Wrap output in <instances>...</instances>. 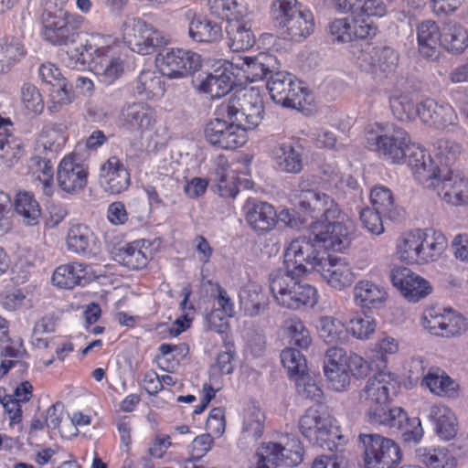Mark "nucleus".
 Wrapping results in <instances>:
<instances>
[{
	"mask_svg": "<svg viewBox=\"0 0 468 468\" xmlns=\"http://www.w3.org/2000/svg\"><path fill=\"white\" fill-rule=\"evenodd\" d=\"M317 272L332 288L344 290L355 281V273L350 264L342 258L325 255Z\"/></svg>",
	"mask_w": 468,
	"mask_h": 468,
	"instance_id": "obj_24",
	"label": "nucleus"
},
{
	"mask_svg": "<svg viewBox=\"0 0 468 468\" xmlns=\"http://www.w3.org/2000/svg\"><path fill=\"white\" fill-rule=\"evenodd\" d=\"M462 152V145L449 139H439L435 144V157L441 164V168L450 169L458 159Z\"/></svg>",
	"mask_w": 468,
	"mask_h": 468,
	"instance_id": "obj_59",
	"label": "nucleus"
},
{
	"mask_svg": "<svg viewBox=\"0 0 468 468\" xmlns=\"http://www.w3.org/2000/svg\"><path fill=\"white\" fill-rule=\"evenodd\" d=\"M243 212L245 220L256 232H269L277 225V211L268 202L249 197L243 206Z\"/></svg>",
	"mask_w": 468,
	"mask_h": 468,
	"instance_id": "obj_23",
	"label": "nucleus"
},
{
	"mask_svg": "<svg viewBox=\"0 0 468 468\" xmlns=\"http://www.w3.org/2000/svg\"><path fill=\"white\" fill-rule=\"evenodd\" d=\"M99 275L90 263L72 261L58 265L53 271L51 281L54 286L73 290L76 287H85L94 282Z\"/></svg>",
	"mask_w": 468,
	"mask_h": 468,
	"instance_id": "obj_17",
	"label": "nucleus"
},
{
	"mask_svg": "<svg viewBox=\"0 0 468 468\" xmlns=\"http://www.w3.org/2000/svg\"><path fill=\"white\" fill-rule=\"evenodd\" d=\"M240 308L248 316L264 314L270 304L269 296L260 285L248 284L239 292Z\"/></svg>",
	"mask_w": 468,
	"mask_h": 468,
	"instance_id": "obj_36",
	"label": "nucleus"
},
{
	"mask_svg": "<svg viewBox=\"0 0 468 468\" xmlns=\"http://www.w3.org/2000/svg\"><path fill=\"white\" fill-rule=\"evenodd\" d=\"M267 87L276 103L297 110L304 108L308 89L294 75L277 71L271 76Z\"/></svg>",
	"mask_w": 468,
	"mask_h": 468,
	"instance_id": "obj_11",
	"label": "nucleus"
},
{
	"mask_svg": "<svg viewBox=\"0 0 468 468\" xmlns=\"http://www.w3.org/2000/svg\"><path fill=\"white\" fill-rule=\"evenodd\" d=\"M417 115L424 124L436 129L458 126V115L448 102L440 103L427 98L417 104Z\"/></svg>",
	"mask_w": 468,
	"mask_h": 468,
	"instance_id": "obj_22",
	"label": "nucleus"
},
{
	"mask_svg": "<svg viewBox=\"0 0 468 468\" xmlns=\"http://www.w3.org/2000/svg\"><path fill=\"white\" fill-rule=\"evenodd\" d=\"M85 48L90 53V69L99 81L112 85L123 75L127 53L115 36L91 33L85 40Z\"/></svg>",
	"mask_w": 468,
	"mask_h": 468,
	"instance_id": "obj_2",
	"label": "nucleus"
},
{
	"mask_svg": "<svg viewBox=\"0 0 468 468\" xmlns=\"http://www.w3.org/2000/svg\"><path fill=\"white\" fill-rule=\"evenodd\" d=\"M303 150L300 142L292 139L274 146L271 154L281 171L299 174L303 170Z\"/></svg>",
	"mask_w": 468,
	"mask_h": 468,
	"instance_id": "obj_31",
	"label": "nucleus"
},
{
	"mask_svg": "<svg viewBox=\"0 0 468 468\" xmlns=\"http://www.w3.org/2000/svg\"><path fill=\"white\" fill-rule=\"evenodd\" d=\"M131 174L122 161L116 155L104 161L99 171V184L109 195H120L131 186Z\"/></svg>",
	"mask_w": 468,
	"mask_h": 468,
	"instance_id": "obj_20",
	"label": "nucleus"
},
{
	"mask_svg": "<svg viewBox=\"0 0 468 468\" xmlns=\"http://www.w3.org/2000/svg\"><path fill=\"white\" fill-rule=\"evenodd\" d=\"M406 160L415 179L420 184L429 182L440 173L441 167L436 165L431 154L420 144H409L406 150Z\"/></svg>",
	"mask_w": 468,
	"mask_h": 468,
	"instance_id": "obj_25",
	"label": "nucleus"
},
{
	"mask_svg": "<svg viewBox=\"0 0 468 468\" xmlns=\"http://www.w3.org/2000/svg\"><path fill=\"white\" fill-rule=\"evenodd\" d=\"M281 360L290 379H294L298 376L307 371V362L305 356L300 350L293 347H286L281 353Z\"/></svg>",
	"mask_w": 468,
	"mask_h": 468,
	"instance_id": "obj_58",
	"label": "nucleus"
},
{
	"mask_svg": "<svg viewBox=\"0 0 468 468\" xmlns=\"http://www.w3.org/2000/svg\"><path fill=\"white\" fill-rule=\"evenodd\" d=\"M156 64L164 76L181 79L198 71L202 67V58L190 49L170 48L157 55Z\"/></svg>",
	"mask_w": 468,
	"mask_h": 468,
	"instance_id": "obj_12",
	"label": "nucleus"
},
{
	"mask_svg": "<svg viewBox=\"0 0 468 468\" xmlns=\"http://www.w3.org/2000/svg\"><path fill=\"white\" fill-rule=\"evenodd\" d=\"M122 37L133 51L141 55L152 54L156 48L168 43L162 31L139 17L124 21Z\"/></svg>",
	"mask_w": 468,
	"mask_h": 468,
	"instance_id": "obj_9",
	"label": "nucleus"
},
{
	"mask_svg": "<svg viewBox=\"0 0 468 468\" xmlns=\"http://www.w3.org/2000/svg\"><path fill=\"white\" fill-rule=\"evenodd\" d=\"M389 105L393 115L400 121L413 120L418 116L417 105L409 92H395L389 98Z\"/></svg>",
	"mask_w": 468,
	"mask_h": 468,
	"instance_id": "obj_53",
	"label": "nucleus"
},
{
	"mask_svg": "<svg viewBox=\"0 0 468 468\" xmlns=\"http://www.w3.org/2000/svg\"><path fill=\"white\" fill-rule=\"evenodd\" d=\"M365 468H396L402 460L401 449L393 440L378 434L360 435Z\"/></svg>",
	"mask_w": 468,
	"mask_h": 468,
	"instance_id": "obj_10",
	"label": "nucleus"
},
{
	"mask_svg": "<svg viewBox=\"0 0 468 468\" xmlns=\"http://www.w3.org/2000/svg\"><path fill=\"white\" fill-rule=\"evenodd\" d=\"M151 244L145 239H136L119 248L115 260L130 270H143L152 258Z\"/></svg>",
	"mask_w": 468,
	"mask_h": 468,
	"instance_id": "obj_30",
	"label": "nucleus"
},
{
	"mask_svg": "<svg viewBox=\"0 0 468 468\" xmlns=\"http://www.w3.org/2000/svg\"><path fill=\"white\" fill-rule=\"evenodd\" d=\"M21 100L28 112L40 114L45 108L43 97L39 90L31 83H24L21 89Z\"/></svg>",
	"mask_w": 468,
	"mask_h": 468,
	"instance_id": "obj_63",
	"label": "nucleus"
},
{
	"mask_svg": "<svg viewBox=\"0 0 468 468\" xmlns=\"http://www.w3.org/2000/svg\"><path fill=\"white\" fill-rule=\"evenodd\" d=\"M417 456L427 468L457 467V459L446 448H420Z\"/></svg>",
	"mask_w": 468,
	"mask_h": 468,
	"instance_id": "obj_49",
	"label": "nucleus"
},
{
	"mask_svg": "<svg viewBox=\"0 0 468 468\" xmlns=\"http://www.w3.org/2000/svg\"><path fill=\"white\" fill-rule=\"evenodd\" d=\"M427 185L438 197L451 206L468 204V180L452 169L441 168Z\"/></svg>",
	"mask_w": 468,
	"mask_h": 468,
	"instance_id": "obj_14",
	"label": "nucleus"
},
{
	"mask_svg": "<svg viewBox=\"0 0 468 468\" xmlns=\"http://www.w3.org/2000/svg\"><path fill=\"white\" fill-rule=\"evenodd\" d=\"M441 47L452 54H463L468 48V30L458 23L445 25L442 27Z\"/></svg>",
	"mask_w": 468,
	"mask_h": 468,
	"instance_id": "obj_43",
	"label": "nucleus"
},
{
	"mask_svg": "<svg viewBox=\"0 0 468 468\" xmlns=\"http://www.w3.org/2000/svg\"><path fill=\"white\" fill-rule=\"evenodd\" d=\"M100 240L90 226L74 223L69 227L66 246L69 251L80 256H91L100 248Z\"/></svg>",
	"mask_w": 468,
	"mask_h": 468,
	"instance_id": "obj_26",
	"label": "nucleus"
},
{
	"mask_svg": "<svg viewBox=\"0 0 468 468\" xmlns=\"http://www.w3.org/2000/svg\"><path fill=\"white\" fill-rule=\"evenodd\" d=\"M441 336H460L468 330V321L461 314L452 310H445V317Z\"/></svg>",
	"mask_w": 468,
	"mask_h": 468,
	"instance_id": "obj_62",
	"label": "nucleus"
},
{
	"mask_svg": "<svg viewBox=\"0 0 468 468\" xmlns=\"http://www.w3.org/2000/svg\"><path fill=\"white\" fill-rule=\"evenodd\" d=\"M421 229L403 232L396 242V254L400 261L409 265H418Z\"/></svg>",
	"mask_w": 468,
	"mask_h": 468,
	"instance_id": "obj_40",
	"label": "nucleus"
},
{
	"mask_svg": "<svg viewBox=\"0 0 468 468\" xmlns=\"http://www.w3.org/2000/svg\"><path fill=\"white\" fill-rule=\"evenodd\" d=\"M204 134L212 146L224 150H235L248 142L246 128L222 118L210 120L206 124Z\"/></svg>",
	"mask_w": 468,
	"mask_h": 468,
	"instance_id": "obj_15",
	"label": "nucleus"
},
{
	"mask_svg": "<svg viewBox=\"0 0 468 468\" xmlns=\"http://www.w3.org/2000/svg\"><path fill=\"white\" fill-rule=\"evenodd\" d=\"M234 62L225 61L222 67L215 69L199 85L201 91L210 94L213 98H220L228 94L235 85L240 84L238 73L234 72Z\"/></svg>",
	"mask_w": 468,
	"mask_h": 468,
	"instance_id": "obj_27",
	"label": "nucleus"
},
{
	"mask_svg": "<svg viewBox=\"0 0 468 468\" xmlns=\"http://www.w3.org/2000/svg\"><path fill=\"white\" fill-rule=\"evenodd\" d=\"M88 176V166L75 154H66L58 165V186L67 194L75 195L82 191L87 186Z\"/></svg>",
	"mask_w": 468,
	"mask_h": 468,
	"instance_id": "obj_18",
	"label": "nucleus"
},
{
	"mask_svg": "<svg viewBox=\"0 0 468 468\" xmlns=\"http://www.w3.org/2000/svg\"><path fill=\"white\" fill-rule=\"evenodd\" d=\"M399 341L392 336L383 335L378 339L372 349L371 363L378 362V370H387L388 357L399 351Z\"/></svg>",
	"mask_w": 468,
	"mask_h": 468,
	"instance_id": "obj_56",
	"label": "nucleus"
},
{
	"mask_svg": "<svg viewBox=\"0 0 468 468\" xmlns=\"http://www.w3.org/2000/svg\"><path fill=\"white\" fill-rule=\"evenodd\" d=\"M366 147L378 157L394 165L406 161L407 146L410 143L409 133L389 122H374L364 129Z\"/></svg>",
	"mask_w": 468,
	"mask_h": 468,
	"instance_id": "obj_3",
	"label": "nucleus"
},
{
	"mask_svg": "<svg viewBox=\"0 0 468 468\" xmlns=\"http://www.w3.org/2000/svg\"><path fill=\"white\" fill-rule=\"evenodd\" d=\"M43 82L51 86L49 97L53 111H58L62 105L69 104L74 98L72 85L63 77L60 69L53 63H43L38 69Z\"/></svg>",
	"mask_w": 468,
	"mask_h": 468,
	"instance_id": "obj_21",
	"label": "nucleus"
},
{
	"mask_svg": "<svg viewBox=\"0 0 468 468\" xmlns=\"http://www.w3.org/2000/svg\"><path fill=\"white\" fill-rule=\"evenodd\" d=\"M328 32L333 42L350 43L373 38L378 33V26L367 17L352 15L332 20Z\"/></svg>",
	"mask_w": 468,
	"mask_h": 468,
	"instance_id": "obj_13",
	"label": "nucleus"
},
{
	"mask_svg": "<svg viewBox=\"0 0 468 468\" xmlns=\"http://www.w3.org/2000/svg\"><path fill=\"white\" fill-rule=\"evenodd\" d=\"M294 273L278 269L269 275V287L273 299L281 307L299 310L313 307L318 302V292L313 285L300 281Z\"/></svg>",
	"mask_w": 468,
	"mask_h": 468,
	"instance_id": "obj_5",
	"label": "nucleus"
},
{
	"mask_svg": "<svg viewBox=\"0 0 468 468\" xmlns=\"http://www.w3.org/2000/svg\"><path fill=\"white\" fill-rule=\"evenodd\" d=\"M188 32L194 41L200 43H215L223 36L220 24L201 16L192 18Z\"/></svg>",
	"mask_w": 468,
	"mask_h": 468,
	"instance_id": "obj_41",
	"label": "nucleus"
},
{
	"mask_svg": "<svg viewBox=\"0 0 468 468\" xmlns=\"http://www.w3.org/2000/svg\"><path fill=\"white\" fill-rule=\"evenodd\" d=\"M226 31L229 47L233 52L249 50L256 42L251 24L245 18L231 21L228 24Z\"/></svg>",
	"mask_w": 468,
	"mask_h": 468,
	"instance_id": "obj_34",
	"label": "nucleus"
},
{
	"mask_svg": "<svg viewBox=\"0 0 468 468\" xmlns=\"http://www.w3.org/2000/svg\"><path fill=\"white\" fill-rule=\"evenodd\" d=\"M376 327V320L372 316L359 312H356L346 324L347 333L359 340L368 339Z\"/></svg>",
	"mask_w": 468,
	"mask_h": 468,
	"instance_id": "obj_55",
	"label": "nucleus"
},
{
	"mask_svg": "<svg viewBox=\"0 0 468 468\" xmlns=\"http://www.w3.org/2000/svg\"><path fill=\"white\" fill-rule=\"evenodd\" d=\"M13 123L0 115V159L8 166L14 165L23 155L21 141L12 134Z\"/></svg>",
	"mask_w": 468,
	"mask_h": 468,
	"instance_id": "obj_33",
	"label": "nucleus"
},
{
	"mask_svg": "<svg viewBox=\"0 0 468 468\" xmlns=\"http://www.w3.org/2000/svg\"><path fill=\"white\" fill-rule=\"evenodd\" d=\"M388 298L387 289L367 279L359 280L353 288V301L361 309H379Z\"/></svg>",
	"mask_w": 468,
	"mask_h": 468,
	"instance_id": "obj_28",
	"label": "nucleus"
},
{
	"mask_svg": "<svg viewBox=\"0 0 468 468\" xmlns=\"http://www.w3.org/2000/svg\"><path fill=\"white\" fill-rule=\"evenodd\" d=\"M319 335L327 344H340L347 339V328L336 318L324 316L320 319Z\"/></svg>",
	"mask_w": 468,
	"mask_h": 468,
	"instance_id": "obj_52",
	"label": "nucleus"
},
{
	"mask_svg": "<svg viewBox=\"0 0 468 468\" xmlns=\"http://www.w3.org/2000/svg\"><path fill=\"white\" fill-rule=\"evenodd\" d=\"M30 167L41 185L43 195L51 197L55 193L54 169L51 161L47 157L34 155L30 159Z\"/></svg>",
	"mask_w": 468,
	"mask_h": 468,
	"instance_id": "obj_48",
	"label": "nucleus"
},
{
	"mask_svg": "<svg viewBox=\"0 0 468 468\" xmlns=\"http://www.w3.org/2000/svg\"><path fill=\"white\" fill-rule=\"evenodd\" d=\"M65 133L54 126L44 127L36 140L35 150L38 154H57L67 143Z\"/></svg>",
	"mask_w": 468,
	"mask_h": 468,
	"instance_id": "obj_45",
	"label": "nucleus"
},
{
	"mask_svg": "<svg viewBox=\"0 0 468 468\" xmlns=\"http://www.w3.org/2000/svg\"><path fill=\"white\" fill-rule=\"evenodd\" d=\"M133 90L138 96L147 100L163 96L165 91L164 75L160 70H142L134 82Z\"/></svg>",
	"mask_w": 468,
	"mask_h": 468,
	"instance_id": "obj_38",
	"label": "nucleus"
},
{
	"mask_svg": "<svg viewBox=\"0 0 468 468\" xmlns=\"http://www.w3.org/2000/svg\"><path fill=\"white\" fill-rule=\"evenodd\" d=\"M15 209L20 215L27 225H36L41 216V208L35 198V196L27 191H20L16 194L15 202Z\"/></svg>",
	"mask_w": 468,
	"mask_h": 468,
	"instance_id": "obj_50",
	"label": "nucleus"
},
{
	"mask_svg": "<svg viewBox=\"0 0 468 468\" xmlns=\"http://www.w3.org/2000/svg\"><path fill=\"white\" fill-rule=\"evenodd\" d=\"M210 13L229 23L248 16V7L241 0H208Z\"/></svg>",
	"mask_w": 468,
	"mask_h": 468,
	"instance_id": "obj_46",
	"label": "nucleus"
},
{
	"mask_svg": "<svg viewBox=\"0 0 468 468\" xmlns=\"http://www.w3.org/2000/svg\"><path fill=\"white\" fill-rule=\"evenodd\" d=\"M155 111L147 103L137 102L123 108L120 116L122 126L130 132L150 130L155 122Z\"/></svg>",
	"mask_w": 468,
	"mask_h": 468,
	"instance_id": "obj_29",
	"label": "nucleus"
},
{
	"mask_svg": "<svg viewBox=\"0 0 468 468\" xmlns=\"http://www.w3.org/2000/svg\"><path fill=\"white\" fill-rule=\"evenodd\" d=\"M85 21L81 15L63 8L44 9L39 17L40 35L53 46L73 44L79 38Z\"/></svg>",
	"mask_w": 468,
	"mask_h": 468,
	"instance_id": "obj_7",
	"label": "nucleus"
},
{
	"mask_svg": "<svg viewBox=\"0 0 468 468\" xmlns=\"http://www.w3.org/2000/svg\"><path fill=\"white\" fill-rule=\"evenodd\" d=\"M371 423H378L388 426L389 429H395L399 431L405 420H407V412L400 407H394L388 410H382L368 420Z\"/></svg>",
	"mask_w": 468,
	"mask_h": 468,
	"instance_id": "obj_61",
	"label": "nucleus"
},
{
	"mask_svg": "<svg viewBox=\"0 0 468 468\" xmlns=\"http://www.w3.org/2000/svg\"><path fill=\"white\" fill-rule=\"evenodd\" d=\"M282 328L291 345L301 349H307L312 344L309 330L306 328L303 322L296 315L284 320Z\"/></svg>",
	"mask_w": 468,
	"mask_h": 468,
	"instance_id": "obj_51",
	"label": "nucleus"
},
{
	"mask_svg": "<svg viewBox=\"0 0 468 468\" xmlns=\"http://www.w3.org/2000/svg\"><path fill=\"white\" fill-rule=\"evenodd\" d=\"M265 420V414L259 407H248L244 411L239 441L249 444L260 440L264 433Z\"/></svg>",
	"mask_w": 468,
	"mask_h": 468,
	"instance_id": "obj_39",
	"label": "nucleus"
},
{
	"mask_svg": "<svg viewBox=\"0 0 468 468\" xmlns=\"http://www.w3.org/2000/svg\"><path fill=\"white\" fill-rule=\"evenodd\" d=\"M27 54L23 38L17 36L0 37V73H5Z\"/></svg>",
	"mask_w": 468,
	"mask_h": 468,
	"instance_id": "obj_37",
	"label": "nucleus"
},
{
	"mask_svg": "<svg viewBox=\"0 0 468 468\" xmlns=\"http://www.w3.org/2000/svg\"><path fill=\"white\" fill-rule=\"evenodd\" d=\"M370 202L374 210L382 213L391 220H395L399 216L398 207L391 190L382 185H377L370 191Z\"/></svg>",
	"mask_w": 468,
	"mask_h": 468,
	"instance_id": "obj_47",
	"label": "nucleus"
},
{
	"mask_svg": "<svg viewBox=\"0 0 468 468\" xmlns=\"http://www.w3.org/2000/svg\"><path fill=\"white\" fill-rule=\"evenodd\" d=\"M235 69L239 76V81L255 82L263 80L270 72L269 67L261 60V56L239 57L234 63Z\"/></svg>",
	"mask_w": 468,
	"mask_h": 468,
	"instance_id": "obj_42",
	"label": "nucleus"
},
{
	"mask_svg": "<svg viewBox=\"0 0 468 468\" xmlns=\"http://www.w3.org/2000/svg\"><path fill=\"white\" fill-rule=\"evenodd\" d=\"M431 392L439 396L452 397L457 390L458 385L444 372L429 371L422 381Z\"/></svg>",
	"mask_w": 468,
	"mask_h": 468,
	"instance_id": "obj_54",
	"label": "nucleus"
},
{
	"mask_svg": "<svg viewBox=\"0 0 468 468\" xmlns=\"http://www.w3.org/2000/svg\"><path fill=\"white\" fill-rule=\"evenodd\" d=\"M392 380V375L385 370H378L368 379L360 394V399L367 408L368 420L388 407Z\"/></svg>",
	"mask_w": 468,
	"mask_h": 468,
	"instance_id": "obj_19",
	"label": "nucleus"
},
{
	"mask_svg": "<svg viewBox=\"0 0 468 468\" xmlns=\"http://www.w3.org/2000/svg\"><path fill=\"white\" fill-rule=\"evenodd\" d=\"M297 394L304 399L321 404L324 399V391L318 385L316 379L310 376L307 371L301 374L294 379Z\"/></svg>",
	"mask_w": 468,
	"mask_h": 468,
	"instance_id": "obj_57",
	"label": "nucleus"
},
{
	"mask_svg": "<svg viewBox=\"0 0 468 468\" xmlns=\"http://www.w3.org/2000/svg\"><path fill=\"white\" fill-rule=\"evenodd\" d=\"M431 416L435 422L436 431L443 440L449 441L457 433V420L452 410L442 404L431 409Z\"/></svg>",
	"mask_w": 468,
	"mask_h": 468,
	"instance_id": "obj_44",
	"label": "nucleus"
},
{
	"mask_svg": "<svg viewBox=\"0 0 468 468\" xmlns=\"http://www.w3.org/2000/svg\"><path fill=\"white\" fill-rule=\"evenodd\" d=\"M417 40L420 54L423 58H432L437 55L438 46L441 47L442 29L435 21H423L418 27Z\"/></svg>",
	"mask_w": 468,
	"mask_h": 468,
	"instance_id": "obj_35",
	"label": "nucleus"
},
{
	"mask_svg": "<svg viewBox=\"0 0 468 468\" xmlns=\"http://www.w3.org/2000/svg\"><path fill=\"white\" fill-rule=\"evenodd\" d=\"M375 48L367 45L366 48H359L357 46H352V59L355 64L363 71L376 74V58Z\"/></svg>",
	"mask_w": 468,
	"mask_h": 468,
	"instance_id": "obj_64",
	"label": "nucleus"
},
{
	"mask_svg": "<svg viewBox=\"0 0 468 468\" xmlns=\"http://www.w3.org/2000/svg\"><path fill=\"white\" fill-rule=\"evenodd\" d=\"M389 279L392 285L410 303H418L432 292L428 280L405 266L394 267Z\"/></svg>",
	"mask_w": 468,
	"mask_h": 468,
	"instance_id": "obj_16",
	"label": "nucleus"
},
{
	"mask_svg": "<svg viewBox=\"0 0 468 468\" xmlns=\"http://www.w3.org/2000/svg\"><path fill=\"white\" fill-rule=\"evenodd\" d=\"M300 433L313 445L334 451L342 439L335 420L321 406H312L304 410L298 420Z\"/></svg>",
	"mask_w": 468,
	"mask_h": 468,
	"instance_id": "obj_8",
	"label": "nucleus"
},
{
	"mask_svg": "<svg viewBox=\"0 0 468 468\" xmlns=\"http://www.w3.org/2000/svg\"><path fill=\"white\" fill-rule=\"evenodd\" d=\"M418 265H425L439 261L448 247L446 236L435 229H421Z\"/></svg>",
	"mask_w": 468,
	"mask_h": 468,
	"instance_id": "obj_32",
	"label": "nucleus"
},
{
	"mask_svg": "<svg viewBox=\"0 0 468 468\" xmlns=\"http://www.w3.org/2000/svg\"><path fill=\"white\" fill-rule=\"evenodd\" d=\"M376 74L388 76L395 72L399 64V54L390 47H376Z\"/></svg>",
	"mask_w": 468,
	"mask_h": 468,
	"instance_id": "obj_60",
	"label": "nucleus"
},
{
	"mask_svg": "<svg viewBox=\"0 0 468 468\" xmlns=\"http://www.w3.org/2000/svg\"><path fill=\"white\" fill-rule=\"evenodd\" d=\"M274 27L284 38L301 42L314 30L313 13L303 8L298 0H275L271 7Z\"/></svg>",
	"mask_w": 468,
	"mask_h": 468,
	"instance_id": "obj_6",
	"label": "nucleus"
},
{
	"mask_svg": "<svg viewBox=\"0 0 468 468\" xmlns=\"http://www.w3.org/2000/svg\"><path fill=\"white\" fill-rule=\"evenodd\" d=\"M371 370V363L356 353H347L344 348L333 346L327 349L324 373L328 386L335 391L346 390L351 377L366 378Z\"/></svg>",
	"mask_w": 468,
	"mask_h": 468,
	"instance_id": "obj_4",
	"label": "nucleus"
},
{
	"mask_svg": "<svg viewBox=\"0 0 468 468\" xmlns=\"http://www.w3.org/2000/svg\"><path fill=\"white\" fill-rule=\"evenodd\" d=\"M299 207L314 219L310 224L313 239L305 236L292 239L284 249L283 258L286 271L303 276L317 271L326 255L316 243L344 252L354 238V224L334 198L314 189L300 192Z\"/></svg>",
	"mask_w": 468,
	"mask_h": 468,
	"instance_id": "obj_1",
	"label": "nucleus"
}]
</instances>
